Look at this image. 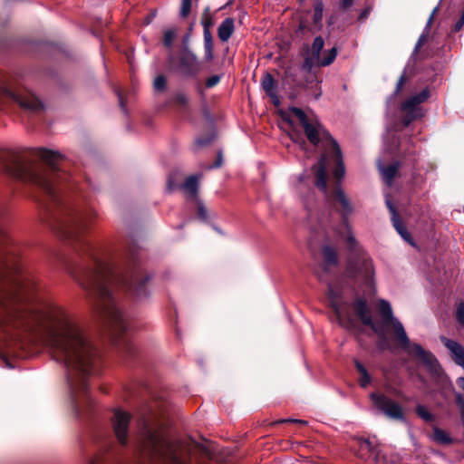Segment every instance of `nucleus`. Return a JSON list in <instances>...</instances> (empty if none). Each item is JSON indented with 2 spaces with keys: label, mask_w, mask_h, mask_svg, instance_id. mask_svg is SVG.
<instances>
[{
  "label": "nucleus",
  "mask_w": 464,
  "mask_h": 464,
  "mask_svg": "<svg viewBox=\"0 0 464 464\" xmlns=\"http://www.w3.org/2000/svg\"><path fill=\"white\" fill-rule=\"evenodd\" d=\"M32 156L41 159L46 167L23 156L5 165L6 174L40 188L47 197L50 226L62 237L72 240L78 254L89 259L90 264L82 266L77 273H72L78 284L99 301V312L102 318L116 333L121 334L129 330V322L119 309L113 291L117 287L125 289L137 299L148 295L144 277L139 268L120 274L109 263L102 260L96 248L87 239L86 234L96 213L92 209L78 211L67 204L60 196L56 184L66 177L58 169L63 155L56 150L44 148L31 150Z\"/></svg>",
  "instance_id": "f257e3e1"
},
{
  "label": "nucleus",
  "mask_w": 464,
  "mask_h": 464,
  "mask_svg": "<svg viewBox=\"0 0 464 464\" xmlns=\"http://www.w3.org/2000/svg\"><path fill=\"white\" fill-rule=\"evenodd\" d=\"M34 317L41 326L42 343L66 368L72 400L79 411L90 400L88 378L94 372L98 351L84 324L65 308L48 303Z\"/></svg>",
  "instance_id": "f03ea898"
},
{
  "label": "nucleus",
  "mask_w": 464,
  "mask_h": 464,
  "mask_svg": "<svg viewBox=\"0 0 464 464\" xmlns=\"http://www.w3.org/2000/svg\"><path fill=\"white\" fill-rule=\"evenodd\" d=\"M34 286V278L19 265L11 240L0 224V330L21 316L16 305Z\"/></svg>",
  "instance_id": "7ed1b4c3"
},
{
  "label": "nucleus",
  "mask_w": 464,
  "mask_h": 464,
  "mask_svg": "<svg viewBox=\"0 0 464 464\" xmlns=\"http://www.w3.org/2000/svg\"><path fill=\"white\" fill-rule=\"evenodd\" d=\"M350 306L362 323L371 327L380 337H384L387 328L392 326L396 343L401 349L420 361L430 371L435 372L437 370L438 362L436 358L431 353L424 350L421 345L410 341L403 325L393 316L389 302L384 299H381L378 302V310L382 318L381 323L373 321L364 297L356 298Z\"/></svg>",
  "instance_id": "20e7f679"
},
{
  "label": "nucleus",
  "mask_w": 464,
  "mask_h": 464,
  "mask_svg": "<svg viewBox=\"0 0 464 464\" xmlns=\"http://www.w3.org/2000/svg\"><path fill=\"white\" fill-rule=\"evenodd\" d=\"M289 111L304 129L309 142L314 146H321L326 151L325 154L322 155L315 171V185L320 190L326 193V160L328 155L336 164L333 171L335 179L340 181L344 176V165L340 147L315 117L308 116L302 109L297 107L290 108Z\"/></svg>",
  "instance_id": "39448f33"
},
{
  "label": "nucleus",
  "mask_w": 464,
  "mask_h": 464,
  "mask_svg": "<svg viewBox=\"0 0 464 464\" xmlns=\"http://www.w3.org/2000/svg\"><path fill=\"white\" fill-rule=\"evenodd\" d=\"M332 198L340 204L343 219L335 232L346 243L352 255L347 265V275L354 280L372 287L374 277L372 261L356 240L352 227L348 223V217L353 210V207L343 190L340 188L333 191Z\"/></svg>",
  "instance_id": "423d86ee"
},
{
  "label": "nucleus",
  "mask_w": 464,
  "mask_h": 464,
  "mask_svg": "<svg viewBox=\"0 0 464 464\" xmlns=\"http://www.w3.org/2000/svg\"><path fill=\"white\" fill-rule=\"evenodd\" d=\"M136 448L151 464H188L181 455V446L167 438L161 429L147 421L137 436Z\"/></svg>",
  "instance_id": "0eeeda50"
},
{
  "label": "nucleus",
  "mask_w": 464,
  "mask_h": 464,
  "mask_svg": "<svg viewBox=\"0 0 464 464\" xmlns=\"http://www.w3.org/2000/svg\"><path fill=\"white\" fill-rule=\"evenodd\" d=\"M5 101L15 102L32 111H37L43 107L41 101L33 92L21 86H0V110H4Z\"/></svg>",
  "instance_id": "6e6552de"
},
{
  "label": "nucleus",
  "mask_w": 464,
  "mask_h": 464,
  "mask_svg": "<svg viewBox=\"0 0 464 464\" xmlns=\"http://www.w3.org/2000/svg\"><path fill=\"white\" fill-rule=\"evenodd\" d=\"M324 45V41L321 36L314 38L311 50L304 62V67L311 70L314 66H328L334 63L337 56V49L333 47L323 53L322 50Z\"/></svg>",
  "instance_id": "1a4fd4ad"
},
{
  "label": "nucleus",
  "mask_w": 464,
  "mask_h": 464,
  "mask_svg": "<svg viewBox=\"0 0 464 464\" xmlns=\"http://www.w3.org/2000/svg\"><path fill=\"white\" fill-rule=\"evenodd\" d=\"M370 398L374 407L387 418L394 420H405L403 407L383 393L372 392Z\"/></svg>",
  "instance_id": "9d476101"
},
{
  "label": "nucleus",
  "mask_w": 464,
  "mask_h": 464,
  "mask_svg": "<svg viewBox=\"0 0 464 464\" xmlns=\"http://www.w3.org/2000/svg\"><path fill=\"white\" fill-rule=\"evenodd\" d=\"M430 97V91L428 89L422 90L416 95L411 96L401 104V110L405 112L403 122L409 125L413 121L422 116L421 108L420 104L426 102Z\"/></svg>",
  "instance_id": "9b49d317"
},
{
  "label": "nucleus",
  "mask_w": 464,
  "mask_h": 464,
  "mask_svg": "<svg viewBox=\"0 0 464 464\" xmlns=\"http://www.w3.org/2000/svg\"><path fill=\"white\" fill-rule=\"evenodd\" d=\"M430 97V91L428 89L422 90L416 95L411 96L401 104V110L405 112L403 122L409 125L413 121L422 116L421 108L420 104L426 102Z\"/></svg>",
  "instance_id": "f8f14e48"
},
{
  "label": "nucleus",
  "mask_w": 464,
  "mask_h": 464,
  "mask_svg": "<svg viewBox=\"0 0 464 464\" xmlns=\"http://www.w3.org/2000/svg\"><path fill=\"white\" fill-rule=\"evenodd\" d=\"M130 415L121 410H115L111 419L112 429L119 443L126 446L128 443L129 424Z\"/></svg>",
  "instance_id": "ddd939ff"
},
{
  "label": "nucleus",
  "mask_w": 464,
  "mask_h": 464,
  "mask_svg": "<svg viewBox=\"0 0 464 464\" xmlns=\"http://www.w3.org/2000/svg\"><path fill=\"white\" fill-rule=\"evenodd\" d=\"M359 446L361 450H367L373 457L377 464H388L390 459L387 457L386 449L381 444H373L369 440H360Z\"/></svg>",
  "instance_id": "4468645a"
},
{
  "label": "nucleus",
  "mask_w": 464,
  "mask_h": 464,
  "mask_svg": "<svg viewBox=\"0 0 464 464\" xmlns=\"http://www.w3.org/2000/svg\"><path fill=\"white\" fill-rule=\"evenodd\" d=\"M386 205L392 213V221L393 224V227L397 230V232L401 235V237L407 242L413 245V243L411 240V235L409 234L406 227L401 222L399 214L396 211L395 207L392 204L390 198H386Z\"/></svg>",
  "instance_id": "2eb2a0df"
},
{
  "label": "nucleus",
  "mask_w": 464,
  "mask_h": 464,
  "mask_svg": "<svg viewBox=\"0 0 464 464\" xmlns=\"http://www.w3.org/2000/svg\"><path fill=\"white\" fill-rule=\"evenodd\" d=\"M441 341L450 352L451 357L454 360V362L462 368H464V348L457 342L447 339L445 337H442Z\"/></svg>",
  "instance_id": "dca6fc26"
},
{
  "label": "nucleus",
  "mask_w": 464,
  "mask_h": 464,
  "mask_svg": "<svg viewBox=\"0 0 464 464\" xmlns=\"http://www.w3.org/2000/svg\"><path fill=\"white\" fill-rule=\"evenodd\" d=\"M261 85L266 93L271 98L272 102L278 106L280 100L276 93V82L274 77L270 73H266L262 79Z\"/></svg>",
  "instance_id": "f3484780"
},
{
  "label": "nucleus",
  "mask_w": 464,
  "mask_h": 464,
  "mask_svg": "<svg viewBox=\"0 0 464 464\" xmlns=\"http://www.w3.org/2000/svg\"><path fill=\"white\" fill-rule=\"evenodd\" d=\"M199 176L192 175L187 178L182 184V188L188 199L198 200V189Z\"/></svg>",
  "instance_id": "a211bd4d"
},
{
  "label": "nucleus",
  "mask_w": 464,
  "mask_h": 464,
  "mask_svg": "<svg viewBox=\"0 0 464 464\" xmlns=\"http://www.w3.org/2000/svg\"><path fill=\"white\" fill-rule=\"evenodd\" d=\"M329 294L331 296L332 306L340 320L346 319L349 323H352V315L349 312L350 306L347 304H339L338 301L333 296V291L329 288Z\"/></svg>",
  "instance_id": "6ab92c4d"
},
{
  "label": "nucleus",
  "mask_w": 464,
  "mask_h": 464,
  "mask_svg": "<svg viewBox=\"0 0 464 464\" xmlns=\"http://www.w3.org/2000/svg\"><path fill=\"white\" fill-rule=\"evenodd\" d=\"M235 30L234 19L226 18L218 28V36L220 41L227 42Z\"/></svg>",
  "instance_id": "aec40b11"
},
{
  "label": "nucleus",
  "mask_w": 464,
  "mask_h": 464,
  "mask_svg": "<svg viewBox=\"0 0 464 464\" xmlns=\"http://www.w3.org/2000/svg\"><path fill=\"white\" fill-rule=\"evenodd\" d=\"M399 168H400L399 162L392 163L386 167H382L381 165L379 166L382 179L388 186L392 185L393 178L395 177Z\"/></svg>",
  "instance_id": "412c9836"
},
{
  "label": "nucleus",
  "mask_w": 464,
  "mask_h": 464,
  "mask_svg": "<svg viewBox=\"0 0 464 464\" xmlns=\"http://www.w3.org/2000/svg\"><path fill=\"white\" fill-rule=\"evenodd\" d=\"M354 363L358 372L360 373L359 383L362 388H365L371 382V376L365 367L359 361L356 360Z\"/></svg>",
  "instance_id": "4be33fe9"
},
{
  "label": "nucleus",
  "mask_w": 464,
  "mask_h": 464,
  "mask_svg": "<svg viewBox=\"0 0 464 464\" xmlns=\"http://www.w3.org/2000/svg\"><path fill=\"white\" fill-rule=\"evenodd\" d=\"M323 256L326 266H335L337 264L338 257L335 249L324 246L323 248Z\"/></svg>",
  "instance_id": "5701e85b"
},
{
  "label": "nucleus",
  "mask_w": 464,
  "mask_h": 464,
  "mask_svg": "<svg viewBox=\"0 0 464 464\" xmlns=\"http://www.w3.org/2000/svg\"><path fill=\"white\" fill-rule=\"evenodd\" d=\"M205 56L208 60L213 58V37L210 31L203 32Z\"/></svg>",
  "instance_id": "b1692460"
},
{
  "label": "nucleus",
  "mask_w": 464,
  "mask_h": 464,
  "mask_svg": "<svg viewBox=\"0 0 464 464\" xmlns=\"http://www.w3.org/2000/svg\"><path fill=\"white\" fill-rule=\"evenodd\" d=\"M433 439L435 441L440 444H450L451 442V439L450 438V436L440 429L434 430Z\"/></svg>",
  "instance_id": "393cba45"
},
{
  "label": "nucleus",
  "mask_w": 464,
  "mask_h": 464,
  "mask_svg": "<svg viewBox=\"0 0 464 464\" xmlns=\"http://www.w3.org/2000/svg\"><path fill=\"white\" fill-rule=\"evenodd\" d=\"M176 37V30L175 29H167L163 33V44L166 47L170 48L172 46L173 41Z\"/></svg>",
  "instance_id": "a878e982"
},
{
  "label": "nucleus",
  "mask_w": 464,
  "mask_h": 464,
  "mask_svg": "<svg viewBox=\"0 0 464 464\" xmlns=\"http://www.w3.org/2000/svg\"><path fill=\"white\" fill-rule=\"evenodd\" d=\"M416 412L421 419L426 421H431L433 420V415L429 412L422 405H418L416 407Z\"/></svg>",
  "instance_id": "bb28decb"
},
{
  "label": "nucleus",
  "mask_w": 464,
  "mask_h": 464,
  "mask_svg": "<svg viewBox=\"0 0 464 464\" xmlns=\"http://www.w3.org/2000/svg\"><path fill=\"white\" fill-rule=\"evenodd\" d=\"M201 24L204 29L203 32L210 31V28L214 25L213 17L206 12L201 19Z\"/></svg>",
  "instance_id": "cd10ccee"
},
{
  "label": "nucleus",
  "mask_w": 464,
  "mask_h": 464,
  "mask_svg": "<svg viewBox=\"0 0 464 464\" xmlns=\"http://www.w3.org/2000/svg\"><path fill=\"white\" fill-rule=\"evenodd\" d=\"M167 80L163 75H158L154 80V89L163 91L166 87Z\"/></svg>",
  "instance_id": "c85d7f7f"
},
{
  "label": "nucleus",
  "mask_w": 464,
  "mask_h": 464,
  "mask_svg": "<svg viewBox=\"0 0 464 464\" xmlns=\"http://www.w3.org/2000/svg\"><path fill=\"white\" fill-rule=\"evenodd\" d=\"M90 464H114V462L111 458H105L103 455L98 454L92 459Z\"/></svg>",
  "instance_id": "c756f323"
},
{
  "label": "nucleus",
  "mask_w": 464,
  "mask_h": 464,
  "mask_svg": "<svg viewBox=\"0 0 464 464\" xmlns=\"http://www.w3.org/2000/svg\"><path fill=\"white\" fill-rule=\"evenodd\" d=\"M324 5L322 3H317L314 6V21L318 23L323 18Z\"/></svg>",
  "instance_id": "7c9ffc66"
},
{
  "label": "nucleus",
  "mask_w": 464,
  "mask_h": 464,
  "mask_svg": "<svg viewBox=\"0 0 464 464\" xmlns=\"http://www.w3.org/2000/svg\"><path fill=\"white\" fill-rule=\"evenodd\" d=\"M191 7V0H182L180 15L182 17H187L190 12Z\"/></svg>",
  "instance_id": "2f4dec72"
},
{
  "label": "nucleus",
  "mask_w": 464,
  "mask_h": 464,
  "mask_svg": "<svg viewBox=\"0 0 464 464\" xmlns=\"http://www.w3.org/2000/svg\"><path fill=\"white\" fill-rule=\"evenodd\" d=\"M457 320L460 324H464V302H461L456 312Z\"/></svg>",
  "instance_id": "473e14b6"
},
{
  "label": "nucleus",
  "mask_w": 464,
  "mask_h": 464,
  "mask_svg": "<svg viewBox=\"0 0 464 464\" xmlns=\"http://www.w3.org/2000/svg\"><path fill=\"white\" fill-rule=\"evenodd\" d=\"M175 102L180 106H187L188 103V98L185 93H178L175 96Z\"/></svg>",
  "instance_id": "72a5a7b5"
},
{
  "label": "nucleus",
  "mask_w": 464,
  "mask_h": 464,
  "mask_svg": "<svg viewBox=\"0 0 464 464\" xmlns=\"http://www.w3.org/2000/svg\"><path fill=\"white\" fill-rule=\"evenodd\" d=\"M196 201L198 204V215L199 218L202 220H206L208 218V214H207V210H206L204 205L198 199Z\"/></svg>",
  "instance_id": "f704fd0d"
},
{
  "label": "nucleus",
  "mask_w": 464,
  "mask_h": 464,
  "mask_svg": "<svg viewBox=\"0 0 464 464\" xmlns=\"http://www.w3.org/2000/svg\"><path fill=\"white\" fill-rule=\"evenodd\" d=\"M219 82H220L219 75H212L207 79L206 87L212 88V87L216 86Z\"/></svg>",
  "instance_id": "c9c22d12"
},
{
  "label": "nucleus",
  "mask_w": 464,
  "mask_h": 464,
  "mask_svg": "<svg viewBox=\"0 0 464 464\" xmlns=\"http://www.w3.org/2000/svg\"><path fill=\"white\" fill-rule=\"evenodd\" d=\"M406 81H407V78H406L405 72H403L401 75L400 79L398 80V82H397V85H396V89H395V93H399L401 91V89H402L403 85L405 84Z\"/></svg>",
  "instance_id": "e433bc0d"
},
{
  "label": "nucleus",
  "mask_w": 464,
  "mask_h": 464,
  "mask_svg": "<svg viewBox=\"0 0 464 464\" xmlns=\"http://www.w3.org/2000/svg\"><path fill=\"white\" fill-rule=\"evenodd\" d=\"M463 26H464V10L462 11L461 16L455 24L454 30L456 32H458V31L461 30Z\"/></svg>",
  "instance_id": "4c0bfd02"
},
{
  "label": "nucleus",
  "mask_w": 464,
  "mask_h": 464,
  "mask_svg": "<svg viewBox=\"0 0 464 464\" xmlns=\"http://www.w3.org/2000/svg\"><path fill=\"white\" fill-rule=\"evenodd\" d=\"M456 401L460 408L461 416L464 418V398L460 394H458L456 397Z\"/></svg>",
  "instance_id": "58836bf2"
},
{
  "label": "nucleus",
  "mask_w": 464,
  "mask_h": 464,
  "mask_svg": "<svg viewBox=\"0 0 464 464\" xmlns=\"http://www.w3.org/2000/svg\"><path fill=\"white\" fill-rule=\"evenodd\" d=\"M354 0H340V8L348 9L353 5Z\"/></svg>",
  "instance_id": "ea45409f"
},
{
  "label": "nucleus",
  "mask_w": 464,
  "mask_h": 464,
  "mask_svg": "<svg viewBox=\"0 0 464 464\" xmlns=\"http://www.w3.org/2000/svg\"><path fill=\"white\" fill-rule=\"evenodd\" d=\"M425 41H426V36L424 34H421L416 43L414 52H417L419 49H420L422 47V45L424 44Z\"/></svg>",
  "instance_id": "a19ab883"
},
{
  "label": "nucleus",
  "mask_w": 464,
  "mask_h": 464,
  "mask_svg": "<svg viewBox=\"0 0 464 464\" xmlns=\"http://www.w3.org/2000/svg\"><path fill=\"white\" fill-rule=\"evenodd\" d=\"M280 422H292V423H299L302 425H306L308 422L304 420H297V419H286V420H281Z\"/></svg>",
  "instance_id": "79ce46f5"
},
{
  "label": "nucleus",
  "mask_w": 464,
  "mask_h": 464,
  "mask_svg": "<svg viewBox=\"0 0 464 464\" xmlns=\"http://www.w3.org/2000/svg\"><path fill=\"white\" fill-rule=\"evenodd\" d=\"M117 95L119 97V102H120L121 109L125 110V105L123 103V98H122L121 94L120 92H118Z\"/></svg>",
  "instance_id": "37998d69"
},
{
  "label": "nucleus",
  "mask_w": 464,
  "mask_h": 464,
  "mask_svg": "<svg viewBox=\"0 0 464 464\" xmlns=\"http://www.w3.org/2000/svg\"><path fill=\"white\" fill-rule=\"evenodd\" d=\"M457 383L462 390H464V377L459 378Z\"/></svg>",
  "instance_id": "c03bdc74"
},
{
  "label": "nucleus",
  "mask_w": 464,
  "mask_h": 464,
  "mask_svg": "<svg viewBox=\"0 0 464 464\" xmlns=\"http://www.w3.org/2000/svg\"><path fill=\"white\" fill-rule=\"evenodd\" d=\"M197 143H198L199 146H204V145H206V144H208V140H203L198 139V140H197Z\"/></svg>",
  "instance_id": "a18cd8bd"
},
{
  "label": "nucleus",
  "mask_w": 464,
  "mask_h": 464,
  "mask_svg": "<svg viewBox=\"0 0 464 464\" xmlns=\"http://www.w3.org/2000/svg\"><path fill=\"white\" fill-rule=\"evenodd\" d=\"M221 165V158L219 157L218 160L215 162L214 168H218Z\"/></svg>",
  "instance_id": "49530a36"
},
{
  "label": "nucleus",
  "mask_w": 464,
  "mask_h": 464,
  "mask_svg": "<svg viewBox=\"0 0 464 464\" xmlns=\"http://www.w3.org/2000/svg\"><path fill=\"white\" fill-rule=\"evenodd\" d=\"M432 18H433V14L430 15V17L429 19V24L432 21Z\"/></svg>",
  "instance_id": "de8ad7c7"
},
{
  "label": "nucleus",
  "mask_w": 464,
  "mask_h": 464,
  "mask_svg": "<svg viewBox=\"0 0 464 464\" xmlns=\"http://www.w3.org/2000/svg\"><path fill=\"white\" fill-rule=\"evenodd\" d=\"M191 60L195 61L196 60L195 56H191Z\"/></svg>",
  "instance_id": "09e8293b"
}]
</instances>
